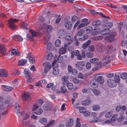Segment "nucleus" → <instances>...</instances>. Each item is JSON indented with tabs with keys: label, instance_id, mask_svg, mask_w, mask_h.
I'll list each match as a JSON object with an SVG mask.
<instances>
[{
	"label": "nucleus",
	"instance_id": "obj_8",
	"mask_svg": "<svg viewBox=\"0 0 127 127\" xmlns=\"http://www.w3.org/2000/svg\"><path fill=\"white\" fill-rule=\"evenodd\" d=\"M84 63L82 61L78 62L75 64L76 68L81 70H82L84 68Z\"/></svg>",
	"mask_w": 127,
	"mask_h": 127
},
{
	"label": "nucleus",
	"instance_id": "obj_5",
	"mask_svg": "<svg viewBox=\"0 0 127 127\" xmlns=\"http://www.w3.org/2000/svg\"><path fill=\"white\" fill-rule=\"evenodd\" d=\"M96 49L97 51L100 53H102L104 50L105 47L103 44L98 43L96 46Z\"/></svg>",
	"mask_w": 127,
	"mask_h": 127
},
{
	"label": "nucleus",
	"instance_id": "obj_42",
	"mask_svg": "<svg viewBox=\"0 0 127 127\" xmlns=\"http://www.w3.org/2000/svg\"><path fill=\"white\" fill-rule=\"evenodd\" d=\"M60 15H56L55 16L56 19V23L57 24L60 21L61 18L60 17Z\"/></svg>",
	"mask_w": 127,
	"mask_h": 127
},
{
	"label": "nucleus",
	"instance_id": "obj_53",
	"mask_svg": "<svg viewBox=\"0 0 127 127\" xmlns=\"http://www.w3.org/2000/svg\"><path fill=\"white\" fill-rule=\"evenodd\" d=\"M103 38L102 36H99L95 37L93 38V39L95 40H99L102 39Z\"/></svg>",
	"mask_w": 127,
	"mask_h": 127
},
{
	"label": "nucleus",
	"instance_id": "obj_33",
	"mask_svg": "<svg viewBox=\"0 0 127 127\" xmlns=\"http://www.w3.org/2000/svg\"><path fill=\"white\" fill-rule=\"evenodd\" d=\"M66 92V89L65 86L63 85L60 88V92L63 94L65 93Z\"/></svg>",
	"mask_w": 127,
	"mask_h": 127
},
{
	"label": "nucleus",
	"instance_id": "obj_37",
	"mask_svg": "<svg viewBox=\"0 0 127 127\" xmlns=\"http://www.w3.org/2000/svg\"><path fill=\"white\" fill-rule=\"evenodd\" d=\"M113 113L112 112H107L105 113V117L106 118H109L111 117Z\"/></svg>",
	"mask_w": 127,
	"mask_h": 127
},
{
	"label": "nucleus",
	"instance_id": "obj_25",
	"mask_svg": "<svg viewBox=\"0 0 127 127\" xmlns=\"http://www.w3.org/2000/svg\"><path fill=\"white\" fill-rule=\"evenodd\" d=\"M2 88L5 91H10L12 90L13 88L11 87L5 85L1 86Z\"/></svg>",
	"mask_w": 127,
	"mask_h": 127
},
{
	"label": "nucleus",
	"instance_id": "obj_15",
	"mask_svg": "<svg viewBox=\"0 0 127 127\" xmlns=\"http://www.w3.org/2000/svg\"><path fill=\"white\" fill-rule=\"evenodd\" d=\"M113 46L111 45H108L106 46L105 47V53L107 54H110L112 51L113 49Z\"/></svg>",
	"mask_w": 127,
	"mask_h": 127
},
{
	"label": "nucleus",
	"instance_id": "obj_7",
	"mask_svg": "<svg viewBox=\"0 0 127 127\" xmlns=\"http://www.w3.org/2000/svg\"><path fill=\"white\" fill-rule=\"evenodd\" d=\"M88 21V20L86 18L82 19L81 21V23L78 26L77 29H79L88 25V23H87Z\"/></svg>",
	"mask_w": 127,
	"mask_h": 127
},
{
	"label": "nucleus",
	"instance_id": "obj_29",
	"mask_svg": "<svg viewBox=\"0 0 127 127\" xmlns=\"http://www.w3.org/2000/svg\"><path fill=\"white\" fill-rule=\"evenodd\" d=\"M91 41L89 40L85 43L82 45V47L84 49H85L87 48L88 46L91 43Z\"/></svg>",
	"mask_w": 127,
	"mask_h": 127
},
{
	"label": "nucleus",
	"instance_id": "obj_45",
	"mask_svg": "<svg viewBox=\"0 0 127 127\" xmlns=\"http://www.w3.org/2000/svg\"><path fill=\"white\" fill-rule=\"evenodd\" d=\"M92 28L91 27H88L85 29V31L87 33L91 32L92 30Z\"/></svg>",
	"mask_w": 127,
	"mask_h": 127
},
{
	"label": "nucleus",
	"instance_id": "obj_21",
	"mask_svg": "<svg viewBox=\"0 0 127 127\" xmlns=\"http://www.w3.org/2000/svg\"><path fill=\"white\" fill-rule=\"evenodd\" d=\"M90 84L91 86L93 88H95L98 86L97 82L95 80L91 81Z\"/></svg>",
	"mask_w": 127,
	"mask_h": 127
},
{
	"label": "nucleus",
	"instance_id": "obj_48",
	"mask_svg": "<svg viewBox=\"0 0 127 127\" xmlns=\"http://www.w3.org/2000/svg\"><path fill=\"white\" fill-rule=\"evenodd\" d=\"M43 103V100L41 99H39L37 101L36 104L39 107Z\"/></svg>",
	"mask_w": 127,
	"mask_h": 127
},
{
	"label": "nucleus",
	"instance_id": "obj_30",
	"mask_svg": "<svg viewBox=\"0 0 127 127\" xmlns=\"http://www.w3.org/2000/svg\"><path fill=\"white\" fill-rule=\"evenodd\" d=\"M64 26L67 29L69 30L71 27V25L70 22L69 21H67L65 22Z\"/></svg>",
	"mask_w": 127,
	"mask_h": 127
},
{
	"label": "nucleus",
	"instance_id": "obj_6",
	"mask_svg": "<svg viewBox=\"0 0 127 127\" xmlns=\"http://www.w3.org/2000/svg\"><path fill=\"white\" fill-rule=\"evenodd\" d=\"M24 74L27 79V82H29L32 81V80L31 74L28 70L27 69L25 70Z\"/></svg>",
	"mask_w": 127,
	"mask_h": 127
},
{
	"label": "nucleus",
	"instance_id": "obj_64",
	"mask_svg": "<svg viewBox=\"0 0 127 127\" xmlns=\"http://www.w3.org/2000/svg\"><path fill=\"white\" fill-rule=\"evenodd\" d=\"M28 59L30 63L32 64L34 63L35 59L33 58V57H32V58H29Z\"/></svg>",
	"mask_w": 127,
	"mask_h": 127
},
{
	"label": "nucleus",
	"instance_id": "obj_36",
	"mask_svg": "<svg viewBox=\"0 0 127 127\" xmlns=\"http://www.w3.org/2000/svg\"><path fill=\"white\" fill-rule=\"evenodd\" d=\"M65 39L68 42V45L70 44L72 42V40L70 36H67L65 38Z\"/></svg>",
	"mask_w": 127,
	"mask_h": 127
},
{
	"label": "nucleus",
	"instance_id": "obj_60",
	"mask_svg": "<svg viewBox=\"0 0 127 127\" xmlns=\"http://www.w3.org/2000/svg\"><path fill=\"white\" fill-rule=\"evenodd\" d=\"M39 108V106H38L37 104H34L32 109V111H34L35 110L36 111L37 110L38 108Z\"/></svg>",
	"mask_w": 127,
	"mask_h": 127
},
{
	"label": "nucleus",
	"instance_id": "obj_16",
	"mask_svg": "<svg viewBox=\"0 0 127 127\" xmlns=\"http://www.w3.org/2000/svg\"><path fill=\"white\" fill-rule=\"evenodd\" d=\"M44 109L45 110H51L52 108V105L50 103H46L43 106Z\"/></svg>",
	"mask_w": 127,
	"mask_h": 127
},
{
	"label": "nucleus",
	"instance_id": "obj_17",
	"mask_svg": "<svg viewBox=\"0 0 127 127\" xmlns=\"http://www.w3.org/2000/svg\"><path fill=\"white\" fill-rule=\"evenodd\" d=\"M66 32L63 29L60 30L58 31V34L59 36L64 37L66 35Z\"/></svg>",
	"mask_w": 127,
	"mask_h": 127
},
{
	"label": "nucleus",
	"instance_id": "obj_10",
	"mask_svg": "<svg viewBox=\"0 0 127 127\" xmlns=\"http://www.w3.org/2000/svg\"><path fill=\"white\" fill-rule=\"evenodd\" d=\"M43 66L44 67V72L46 73L51 68V65L49 63L46 62L43 64Z\"/></svg>",
	"mask_w": 127,
	"mask_h": 127
},
{
	"label": "nucleus",
	"instance_id": "obj_18",
	"mask_svg": "<svg viewBox=\"0 0 127 127\" xmlns=\"http://www.w3.org/2000/svg\"><path fill=\"white\" fill-rule=\"evenodd\" d=\"M8 75L7 72L3 69H0V76L2 77H6Z\"/></svg>",
	"mask_w": 127,
	"mask_h": 127
},
{
	"label": "nucleus",
	"instance_id": "obj_14",
	"mask_svg": "<svg viewBox=\"0 0 127 127\" xmlns=\"http://www.w3.org/2000/svg\"><path fill=\"white\" fill-rule=\"evenodd\" d=\"M6 50L4 45H0V53L3 55L6 54Z\"/></svg>",
	"mask_w": 127,
	"mask_h": 127
},
{
	"label": "nucleus",
	"instance_id": "obj_9",
	"mask_svg": "<svg viewBox=\"0 0 127 127\" xmlns=\"http://www.w3.org/2000/svg\"><path fill=\"white\" fill-rule=\"evenodd\" d=\"M30 112L29 111L23 112L20 113V116L24 119H27L29 117Z\"/></svg>",
	"mask_w": 127,
	"mask_h": 127
},
{
	"label": "nucleus",
	"instance_id": "obj_19",
	"mask_svg": "<svg viewBox=\"0 0 127 127\" xmlns=\"http://www.w3.org/2000/svg\"><path fill=\"white\" fill-rule=\"evenodd\" d=\"M12 38L15 40L19 41H22L23 39V38L20 35H16L12 37Z\"/></svg>",
	"mask_w": 127,
	"mask_h": 127
},
{
	"label": "nucleus",
	"instance_id": "obj_34",
	"mask_svg": "<svg viewBox=\"0 0 127 127\" xmlns=\"http://www.w3.org/2000/svg\"><path fill=\"white\" fill-rule=\"evenodd\" d=\"M66 49L64 47H61L60 48L59 51L60 54H63L65 53L66 52Z\"/></svg>",
	"mask_w": 127,
	"mask_h": 127
},
{
	"label": "nucleus",
	"instance_id": "obj_20",
	"mask_svg": "<svg viewBox=\"0 0 127 127\" xmlns=\"http://www.w3.org/2000/svg\"><path fill=\"white\" fill-rule=\"evenodd\" d=\"M11 53L12 55H15L16 56H19L21 54L17 50L15 49H12L11 50Z\"/></svg>",
	"mask_w": 127,
	"mask_h": 127
},
{
	"label": "nucleus",
	"instance_id": "obj_47",
	"mask_svg": "<svg viewBox=\"0 0 127 127\" xmlns=\"http://www.w3.org/2000/svg\"><path fill=\"white\" fill-rule=\"evenodd\" d=\"M98 81L101 83H102L104 82V79L102 76H98L97 78Z\"/></svg>",
	"mask_w": 127,
	"mask_h": 127
},
{
	"label": "nucleus",
	"instance_id": "obj_23",
	"mask_svg": "<svg viewBox=\"0 0 127 127\" xmlns=\"http://www.w3.org/2000/svg\"><path fill=\"white\" fill-rule=\"evenodd\" d=\"M27 60L22 59L19 60L18 63V65L19 66H22L25 65L26 63Z\"/></svg>",
	"mask_w": 127,
	"mask_h": 127
},
{
	"label": "nucleus",
	"instance_id": "obj_31",
	"mask_svg": "<svg viewBox=\"0 0 127 127\" xmlns=\"http://www.w3.org/2000/svg\"><path fill=\"white\" fill-rule=\"evenodd\" d=\"M69 77L67 76H64L62 77V80L63 81V83H65V82L66 84H67L68 82L67 81Z\"/></svg>",
	"mask_w": 127,
	"mask_h": 127
},
{
	"label": "nucleus",
	"instance_id": "obj_46",
	"mask_svg": "<svg viewBox=\"0 0 127 127\" xmlns=\"http://www.w3.org/2000/svg\"><path fill=\"white\" fill-rule=\"evenodd\" d=\"M20 73L18 70H14L13 71L12 73L11 74V75L13 76L15 75H19L20 74Z\"/></svg>",
	"mask_w": 127,
	"mask_h": 127
},
{
	"label": "nucleus",
	"instance_id": "obj_38",
	"mask_svg": "<svg viewBox=\"0 0 127 127\" xmlns=\"http://www.w3.org/2000/svg\"><path fill=\"white\" fill-rule=\"evenodd\" d=\"M52 29V28L50 25H48L46 27V30L47 32L49 34L50 33Z\"/></svg>",
	"mask_w": 127,
	"mask_h": 127
},
{
	"label": "nucleus",
	"instance_id": "obj_43",
	"mask_svg": "<svg viewBox=\"0 0 127 127\" xmlns=\"http://www.w3.org/2000/svg\"><path fill=\"white\" fill-rule=\"evenodd\" d=\"M100 22L99 21H93L92 22V24L93 26H97L100 24Z\"/></svg>",
	"mask_w": 127,
	"mask_h": 127
},
{
	"label": "nucleus",
	"instance_id": "obj_61",
	"mask_svg": "<svg viewBox=\"0 0 127 127\" xmlns=\"http://www.w3.org/2000/svg\"><path fill=\"white\" fill-rule=\"evenodd\" d=\"M83 115L85 116H88L90 115V113L89 111H86L83 112Z\"/></svg>",
	"mask_w": 127,
	"mask_h": 127
},
{
	"label": "nucleus",
	"instance_id": "obj_4",
	"mask_svg": "<svg viewBox=\"0 0 127 127\" xmlns=\"http://www.w3.org/2000/svg\"><path fill=\"white\" fill-rule=\"evenodd\" d=\"M42 28H40L39 32L37 31H34L32 30H30L29 32H30L32 35V37H35L36 36H40L42 34V33L43 31H42Z\"/></svg>",
	"mask_w": 127,
	"mask_h": 127
},
{
	"label": "nucleus",
	"instance_id": "obj_50",
	"mask_svg": "<svg viewBox=\"0 0 127 127\" xmlns=\"http://www.w3.org/2000/svg\"><path fill=\"white\" fill-rule=\"evenodd\" d=\"M61 41L59 40H56L55 42V45L56 47H59L61 45Z\"/></svg>",
	"mask_w": 127,
	"mask_h": 127
},
{
	"label": "nucleus",
	"instance_id": "obj_2",
	"mask_svg": "<svg viewBox=\"0 0 127 127\" xmlns=\"http://www.w3.org/2000/svg\"><path fill=\"white\" fill-rule=\"evenodd\" d=\"M18 20L16 19L11 18L8 20V26L11 29L14 30L16 28L15 25L14 23L17 22Z\"/></svg>",
	"mask_w": 127,
	"mask_h": 127
},
{
	"label": "nucleus",
	"instance_id": "obj_63",
	"mask_svg": "<svg viewBox=\"0 0 127 127\" xmlns=\"http://www.w3.org/2000/svg\"><path fill=\"white\" fill-rule=\"evenodd\" d=\"M63 56H59L57 59V61L58 63H60L63 60Z\"/></svg>",
	"mask_w": 127,
	"mask_h": 127
},
{
	"label": "nucleus",
	"instance_id": "obj_24",
	"mask_svg": "<svg viewBox=\"0 0 127 127\" xmlns=\"http://www.w3.org/2000/svg\"><path fill=\"white\" fill-rule=\"evenodd\" d=\"M91 101L89 98H88L82 101L81 103L83 105H87L90 104Z\"/></svg>",
	"mask_w": 127,
	"mask_h": 127
},
{
	"label": "nucleus",
	"instance_id": "obj_13",
	"mask_svg": "<svg viewBox=\"0 0 127 127\" xmlns=\"http://www.w3.org/2000/svg\"><path fill=\"white\" fill-rule=\"evenodd\" d=\"M16 113L18 116H20V113L21 112L20 109H19V104L16 103L14 105Z\"/></svg>",
	"mask_w": 127,
	"mask_h": 127
},
{
	"label": "nucleus",
	"instance_id": "obj_58",
	"mask_svg": "<svg viewBox=\"0 0 127 127\" xmlns=\"http://www.w3.org/2000/svg\"><path fill=\"white\" fill-rule=\"evenodd\" d=\"M67 87L68 89L69 90L71 89L73 87V85L71 83H68Z\"/></svg>",
	"mask_w": 127,
	"mask_h": 127
},
{
	"label": "nucleus",
	"instance_id": "obj_49",
	"mask_svg": "<svg viewBox=\"0 0 127 127\" xmlns=\"http://www.w3.org/2000/svg\"><path fill=\"white\" fill-rule=\"evenodd\" d=\"M53 57V54L52 53H50L47 55L46 57L47 59L50 60Z\"/></svg>",
	"mask_w": 127,
	"mask_h": 127
},
{
	"label": "nucleus",
	"instance_id": "obj_59",
	"mask_svg": "<svg viewBox=\"0 0 127 127\" xmlns=\"http://www.w3.org/2000/svg\"><path fill=\"white\" fill-rule=\"evenodd\" d=\"M30 124V121H27L24 122L22 125L24 127H26L29 126Z\"/></svg>",
	"mask_w": 127,
	"mask_h": 127
},
{
	"label": "nucleus",
	"instance_id": "obj_11",
	"mask_svg": "<svg viewBox=\"0 0 127 127\" xmlns=\"http://www.w3.org/2000/svg\"><path fill=\"white\" fill-rule=\"evenodd\" d=\"M108 86L110 87L113 88L116 86L117 83L115 81L113 80L109 79L107 81Z\"/></svg>",
	"mask_w": 127,
	"mask_h": 127
},
{
	"label": "nucleus",
	"instance_id": "obj_32",
	"mask_svg": "<svg viewBox=\"0 0 127 127\" xmlns=\"http://www.w3.org/2000/svg\"><path fill=\"white\" fill-rule=\"evenodd\" d=\"M73 124V121L72 119H70L66 125V127H71Z\"/></svg>",
	"mask_w": 127,
	"mask_h": 127
},
{
	"label": "nucleus",
	"instance_id": "obj_28",
	"mask_svg": "<svg viewBox=\"0 0 127 127\" xmlns=\"http://www.w3.org/2000/svg\"><path fill=\"white\" fill-rule=\"evenodd\" d=\"M30 97L29 95L27 93H25L22 96V99L24 101L28 100L29 99Z\"/></svg>",
	"mask_w": 127,
	"mask_h": 127
},
{
	"label": "nucleus",
	"instance_id": "obj_1",
	"mask_svg": "<svg viewBox=\"0 0 127 127\" xmlns=\"http://www.w3.org/2000/svg\"><path fill=\"white\" fill-rule=\"evenodd\" d=\"M113 24L111 23H108L106 24L103 26V27L105 28V29L101 31L100 33L101 34L103 35H106L110 33V32L108 31L107 33L105 32L104 33H102L103 32H105L109 31V29L111 28L113 26Z\"/></svg>",
	"mask_w": 127,
	"mask_h": 127
},
{
	"label": "nucleus",
	"instance_id": "obj_55",
	"mask_svg": "<svg viewBox=\"0 0 127 127\" xmlns=\"http://www.w3.org/2000/svg\"><path fill=\"white\" fill-rule=\"evenodd\" d=\"M108 6L112 8H114V10L116 11H118V8L117 6H116L110 4V5H108Z\"/></svg>",
	"mask_w": 127,
	"mask_h": 127
},
{
	"label": "nucleus",
	"instance_id": "obj_51",
	"mask_svg": "<svg viewBox=\"0 0 127 127\" xmlns=\"http://www.w3.org/2000/svg\"><path fill=\"white\" fill-rule=\"evenodd\" d=\"M118 115L117 114L114 115L112 117L111 120L113 123V122L116 121L117 119Z\"/></svg>",
	"mask_w": 127,
	"mask_h": 127
},
{
	"label": "nucleus",
	"instance_id": "obj_22",
	"mask_svg": "<svg viewBox=\"0 0 127 127\" xmlns=\"http://www.w3.org/2000/svg\"><path fill=\"white\" fill-rule=\"evenodd\" d=\"M91 116L93 117V119L91 120V122H95L97 121L98 120V118L96 117V114L95 112H93L92 113Z\"/></svg>",
	"mask_w": 127,
	"mask_h": 127
},
{
	"label": "nucleus",
	"instance_id": "obj_44",
	"mask_svg": "<svg viewBox=\"0 0 127 127\" xmlns=\"http://www.w3.org/2000/svg\"><path fill=\"white\" fill-rule=\"evenodd\" d=\"M95 46L93 45H90L89 46L88 48V50L91 52L94 51L95 50Z\"/></svg>",
	"mask_w": 127,
	"mask_h": 127
},
{
	"label": "nucleus",
	"instance_id": "obj_54",
	"mask_svg": "<svg viewBox=\"0 0 127 127\" xmlns=\"http://www.w3.org/2000/svg\"><path fill=\"white\" fill-rule=\"evenodd\" d=\"M97 64V65L94 67L93 68V70L94 71L97 70L99 68H100L101 67V63L99 62Z\"/></svg>",
	"mask_w": 127,
	"mask_h": 127
},
{
	"label": "nucleus",
	"instance_id": "obj_12",
	"mask_svg": "<svg viewBox=\"0 0 127 127\" xmlns=\"http://www.w3.org/2000/svg\"><path fill=\"white\" fill-rule=\"evenodd\" d=\"M111 35H109L106 36L105 37V39L108 41L112 42L114 40L113 36H115L116 35V33H113Z\"/></svg>",
	"mask_w": 127,
	"mask_h": 127
},
{
	"label": "nucleus",
	"instance_id": "obj_57",
	"mask_svg": "<svg viewBox=\"0 0 127 127\" xmlns=\"http://www.w3.org/2000/svg\"><path fill=\"white\" fill-rule=\"evenodd\" d=\"M115 82H116L119 83L120 81V78L119 76L118 75H115L114 78Z\"/></svg>",
	"mask_w": 127,
	"mask_h": 127
},
{
	"label": "nucleus",
	"instance_id": "obj_3",
	"mask_svg": "<svg viewBox=\"0 0 127 127\" xmlns=\"http://www.w3.org/2000/svg\"><path fill=\"white\" fill-rule=\"evenodd\" d=\"M57 61L56 60H54L52 64L53 66L52 73L54 75H57L59 73V70L57 68L58 65L56 63Z\"/></svg>",
	"mask_w": 127,
	"mask_h": 127
},
{
	"label": "nucleus",
	"instance_id": "obj_27",
	"mask_svg": "<svg viewBox=\"0 0 127 127\" xmlns=\"http://www.w3.org/2000/svg\"><path fill=\"white\" fill-rule=\"evenodd\" d=\"M100 31V28H96L93 30L92 32V34L94 35H96L98 34Z\"/></svg>",
	"mask_w": 127,
	"mask_h": 127
},
{
	"label": "nucleus",
	"instance_id": "obj_40",
	"mask_svg": "<svg viewBox=\"0 0 127 127\" xmlns=\"http://www.w3.org/2000/svg\"><path fill=\"white\" fill-rule=\"evenodd\" d=\"M98 59L97 58H94L90 60V62L92 63H95L98 62Z\"/></svg>",
	"mask_w": 127,
	"mask_h": 127
},
{
	"label": "nucleus",
	"instance_id": "obj_62",
	"mask_svg": "<svg viewBox=\"0 0 127 127\" xmlns=\"http://www.w3.org/2000/svg\"><path fill=\"white\" fill-rule=\"evenodd\" d=\"M84 32V31L82 29H80L78 31L77 35H78L80 36Z\"/></svg>",
	"mask_w": 127,
	"mask_h": 127
},
{
	"label": "nucleus",
	"instance_id": "obj_26",
	"mask_svg": "<svg viewBox=\"0 0 127 127\" xmlns=\"http://www.w3.org/2000/svg\"><path fill=\"white\" fill-rule=\"evenodd\" d=\"M39 122L41 124L45 125L47 123V120L45 118L42 117L39 119Z\"/></svg>",
	"mask_w": 127,
	"mask_h": 127
},
{
	"label": "nucleus",
	"instance_id": "obj_56",
	"mask_svg": "<svg viewBox=\"0 0 127 127\" xmlns=\"http://www.w3.org/2000/svg\"><path fill=\"white\" fill-rule=\"evenodd\" d=\"M86 56L88 58H91L94 56L93 54L92 53L87 52L86 54Z\"/></svg>",
	"mask_w": 127,
	"mask_h": 127
},
{
	"label": "nucleus",
	"instance_id": "obj_41",
	"mask_svg": "<svg viewBox=\"0 0 127 127\" xmlns=\"http://www.w3.org/2000/svg\"><path fill=\"white\" fill-rule=\"evenodd\" d=\"M100 108V107L98 105H94L92 106L93 110L95 111L99 110Z\"/></svg>",
	"mask_w": 127,
	"mask_h": 127
},
{
	"label": "nucleus",
	"instance_id": "obj_35",
	"mask_svg": "<svg viewBox=\"0 0 127 127\" xmlns=\"http://www.w3.org/2000/svg\"><path fill=\"white\" fill-rule=\"evenodd\" d=\"M92 92L96 96L100 94V91L95 89H94L92 90Z\"/></svg>",
	"mask_w": 127,
	"mask_h": 127
},
{
	"label": "nucleus",
	"instance_id": "obj_39",
	"mask_svg": "<svg viewBox=\"0 0 127 127\" xmlns=\"http://www.w3.org/2000/svg\"><path fill=\"white\" fill-rule=\"evenodd\" d=\"M42 109L40 108H39L36 110V112L34 113L36 114L40 115L42 113Z\"/></svg>",
	"mask_w": 127,
	"mask_h": 127
},
{
	"label": "nucleus",
	"instance_id": "obj_52",
	"mask_svg": "<svg viewBox=\"0 0 127 127\" xmlns=\"http://www.w3.org/2000/svg\"><path fill=\"white\" fill-rule=\"evenodd\" d=\"M121 78L123 79H125L127 77V74L125 72H123L120 75Z\"/></svg>",
	"mask_w": 127,
	"mask_h": 127
}]
</instances>
